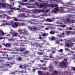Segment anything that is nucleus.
<instances>
[{"label": "nucleus", "instance_id": "1", "mask_svg": "<svg viewBox=\"0 0 75 75\" xmlns=\"http://www.w3.org/2000/svg\"><path fill=\"white\" fill-rule=\"evenodd\" d=\"M39 7L40 8L42 7H51V8H53V7H56L54 8V9H53L52 11V13H57L59 11V10L58 9V5H55L54 6V5L53 4H49L47 3H44L43 5L42 4V3L40 5Z\"/></svg>", "mask_w": 75, "mask_h": 75}, {"label": "nucleus", "instance_id": "2", "mask_svg": "<svg viewBox=\"0 0 75 75\" xmlns=\"http://www.w3.org/2000/svg\"><path fill=\"white\" fill-rule=\"evenodd\" d=\"M11 5L8 4L3 3L1 5V7H2L3 8H8L9 9L10 8V6Z\"/></svg>", "mask_w": 75, "mask_h": 75}, {"label": "nucleus", "instance_id": "3", "mask_svg": "<svg viewBox=\"0 0 75 75\" xmlns=\"http://www.w3.org/2000/svg\"><path fill=\"white\" fill-rule=\"evenodd\" d=\"M67 61V59H64V61L62 62L61 64L59 65L60 67V68H63L64 67H65V64H68V62Z\"/></svg>", "mask_w": 75, "mask_h": 75}, {"label": "nucleus", "instance_id": "4", "mask_svg": "<svg viewBox=\"0 0 75 75\" xmlns=\"http://www.w3.org/2000/svg\"><path fill=\"white\" fill-rule=\"evenodd\" d=\"M10 33L12 35V37H17L18 35V33H16L15 31L12 30H11Z\"/></svg>", "mask_w": 75, "mask_h": 75}, {"label": "nucleus", "instance_id": "5", "mask_svg": "<svg viewBox=\"0 0 75 75\" xmlns=\"http://www.w3.org/2000/svg\"><path fill=\"white\" fill-rule=\"evenodd\" d=\"M13 24V21H11L9 22H8L7 23H3L2 24V25H1V27H2V26H3L4 25H7V24L8 25H12Z\"/></svg>", "mask_w": 75, "mask_h": 75}, {"label": "nucleus", "instance_id": "6", "mask_svg": "<svg viewBox=\"0 0 75 75\" xmlns=\"http://www.w3.org/2000/svg\"><path fill=\"white\" fill-rule=\"evenodd\" d=\"M11 26L13 28H17L18 27V22H16L13 23V24L11 25Z\"/></svg>", "mask_w": 75, "mask_h": 75}, {"label": "nucleus", "instance_id": "7", "mask_svg": "<svg viewBox=\"0 0 75 75\" xmlns=\"http://www.w3.org/2000/svg\"><path fill=\"white\" fill-rule=\"evenodd\" d=\"M13 5H11L10 6V9L11 10H20V8H16V7H13V6H14V3H13Z\"/></svg>", "mask_w": 75, "mask_h": 75}, {"label": "nucleus", "instance_id": "8", "mask_svg": "<svg viewBox=\"0 0 75 75\" xmlns=\"http://www.w3.org/2000/svg\"><path fill=\"white\" fill-rule=\"evenodd\" d=\"M55 20V18H53L52 19L49 18L46 20V21L47 22H52Z\"/></svg>", "mask_w": 75, "mask_h": 75}, {"label": "nucleus", "instance_id": "9", "mask_svg": "<svg viewBox=\"0 0 75 75\" xmlns=\"http://www.w3.org/2000/svg\"><path fill=\"white\" fill-rule=\"evenodd\" d=\"M63 21L65 23V24H67V23H68V22H69V18H67V20L65 19H63Z\"/></svg>", "mask_w": 75, "mask_h": 75}, {"label": "nucleus", "instance_id": "10", "mask_svg": "<svg viewBox=\"0 0 75 75\" xmlns=\"http://www.w3.org/2000/svg\"><path fill=\"white\" fill-rule=\"evenodd\" d=\"M4 45L6 47H11V44L10 43H6V44H4Z\"/></svg>", "mask_w": 75, "mask_h": 75}, {"label": "nucleus", "instance_id": "11", "mask_svg": "<svg viewBox=\"0 0 75 75\" xmlns=\"http://www.w3.org/2000/svg\"><path fill=\"white\" fill-rule=\"evenodd\" d=\"M35 45L37 47H39L40 48H42V45H40V44L38 43H35Z\"/></svg>", "mask_w": 75, "mask_h": 75}, {"label": "nucleus", "instance_id": "12", "mask_svg": "<svg viewBox=\"0 0 75 75\" xmlns=\"http://www.w3.org/2000/svg\"><path fill=\"white\" fill-rule=\"evenodd\" d=\"M6 34V33H4L3 31L2 30H0V35H1V34L2 35V36H4V34Z\"/></svg>", "mask_w": 75, "mask_h": 75}, {"label": "nucleus", "instance_id": "13", "mask_svg": "<svg viewBox=\"0 0 75 75\" xmlns=\"http://www.w3.org/2000/svg\"><path fill=\"white\" fill-rule=\"evenodd\" d=\"M56 23L58 24H61V25H62L63 24V23L62 22H60V21H56Z\"/></svg>", "mask_w": 75, "mask_h": 75}, {"label": "nucleus", "instance_id": "14", "mask_svg": "<svg viewBox=\"0 0 75 75\" xmlns=\"http://www.w3.org/2000/svg\"><path fill=\"white\" fill-rule=\"evenodd\" d=\"M75 17V15H70L69 16V18H74Z\"/></svg>", "mask_w": 75, "mask_h": 75}, {"label": "nucleus", "instance_id": "15", "mask_svg": "<svg viewBox=\"0 0 75 75\" xmlns=\"http://www.w3.org/2000/svg\"><path fill=\"white\" fill-rule=\"evenodd\" d=\"M37 54H39V55H42L44 53L42 52H38Z\"/></svg>", "mask_w": 75, "mask_h": 75}, {"label": "nucleus", "instance_id": "16", "mask_svg": "<svg viewBox=\"0 0 75 75\" xmlns=\"http://www.w3.org/2000/svg\"><path fill=\"white\" fill-rule=\"evenodd\" d=\"M48 33H45L42 34V35L43 37H45L47 35H48Z\"/></svg>", "mask_w": 75, "mask_h": 75}, {"label": "nucleus", "instance_id": "17", "mask_svg": "<svg viewBox=\"0 0 75 75\" xmlns=\"http://www.w3.org/2000/svg\"><path fill=\"white\" fill-rule=\"evenodd\" d=\"M50 34L52 35L54 34H55V32L54 31H51L50 32Z\"/></svg>", "mask_w": 75, "mask_h": 75}, {"label": "nucleus", "instance_id": "18", "mask_svg": "<svg viewBox=\"0 0 75 75\" xmlns=\"http://www.w3.org/2000/svg\"><path fill=\"white\" fill-rule=\"evenodd\" d=\"M29 53V51H28L27 50H26L25 51V52H24V54L25 55H27V54H28Z\"/></svg>", "mask_w": 75, "mask_h": 75}, {"label": "nucleus", "instance_id": "19", "mask_svg": "<svg viewBox=\"0 0 75 75\" xmlns=\"http://www.w3.org/2000/svg\"><path fill=\"white\" fill-rule=\"evenodd\" d=\"M38 28L34 26L33 28L34 31H36V30H38Z\"/></svg>", "mask_w": 75, "mask_h": 75}, {"label": "nucleus", "instance_id": "20", "mask_svg": "<svg viewBox=\"0 0 75 75\" xmlns=\"http://www.w3.org/2000/svg\"><path fill=\"white\" fill-rule=\"evenodd\" d=\"M3 18H7V15H3Z\"/></svg>", "mask_w": 75, "mask_h": 75}, {"label": "nucleus", "instance_id": "21", "mask_svg": "<svg viewBox=\"0 0 75 75\" xmlns=\"http://www.w3.org/2000/svg\"><path fill=\"white\" fill-rule=\"evenodd\" d=\"M55 38L54 37L52 36L51 38V41H54V40H55Z\"/></svg>", "mask_w": 75, "mask_h": 75}, {"label": "nucleus", "instance_id": "22", "mask_svg": "<svg viewBox=\"0 0 75 75\" xmlns=\"http://www.w3.org/2000/svg\"><path fill=\"white\" fill-rule=\"evenodd\" d=\"M49 74L48 72H44L43 75H48Z\"/></svg>", "mask_w": 75, "mask_h": 75}, {"label": "nucleus", "instance_id": "23", "mask_svg": "<svg viewBox=\"0 0 75 75\" xmlns=\"http://www.w3.org/2000/svg\"><path fill=\"white\" fill-rule=\"evenodd\" d=\"M44 25H52V24H51L50 23H47V24L45 23L44 24Z\"/></svg>", "mask_w": 75, "mask_h": 75}, {"label": "nucleus", "instance_id": "24", "mask_svg": "<svg viewBox=\"0 0 75 75\" xmlns=\"http://www.w3.org/2000/svg\"><path fill=\"white\" fill-rule=\"evenodd\" d=\"M40 62H41L42 63V62H44V63H46L47 62V61H44V60H40Z\"/></svg>", "mask_w": 75, "mask_h": 75}, {"label": "nucleus", "instance_id": "25", "mask_svg": "<svg viewBox=\"0 0 75 75\" xmlns=\"http://www.w3.org/2000/svg\"><path fill=\"white\" fill-rule=\"evenodd\" d=\"M52 27L51 26H50V27H49V28H48V27L46 28L45 29V30H48V29H50V28H51Z\"/></svg>", "mask_w": 75, "mask_h": 75}, {"label": "nucleus", "instance_id": "26", "mask_svg": "<svg viewBox=\"0 0 75 75\" xmlns=\"http://www.w3.org/2000/svg\"><path fill=\"white\" fill-rule=\"evenodd\" d=\"M6 18L7 20H10V19H11L12 18L11 17H10L9 16H7V17Z\"/></svg>", "mask_w": 75, "mask_h": 75}, {"label": "nucleus", "instance_id": "27", "mask_svg": "<svg viewBox=\"0 0 75 75\" xmlns=\"http://www.w3.org/2000/svg\"><path fill=\"white\" fill-rule=\"evenodd\" d=\"M18 21H21V22H24L25 21V20L22 19H18Z\"/></svg>", "mask_w": 75, "mask_h": 75}, {"label": "nucleus", "instance_id": "28", "mask_svg": "<svg viewBox=\"0 0 75 75\" xmlns=\"http://www.w3.org/2000/svg\"><path fill=\"white\" fill-rule=\"evenodd\" d=\"M18 37H20V38H23V35H19Z\"/></svg>", "mask_w": 75, "mask_h": 75}, {"label": "nucleus", "instance_id": "29", "mask_svg": "<svg viewBox=\"0 0 75 75\" xmlns=\"http://www.w3.org/2000/svg\"><path fill=\"white\" fill-rule=\"evenodd\" d=\"M13 10H11L10 11H8V12L10 15H12V14L11 13V12H13Z\"/></svg>", "mask_w": 75, "mask_h": 75}, {"label": "nucleus", "instance_id": "30", "mask_svg": "<svg viewBox=\"0 0 75 75\" xmlns=\"http://www.w3.org/2000/svg\"><path fill=\"white\" fill-rule=\"evenodd\" d=\"M25 48H21L20 49V50L21 51H24V50H25Z\"/></svg>", "mask_w": 75, "mask_h": 75}, {"label": "nucleus", "instance_id": "31", "mask_svg": "<svg viewBox=\"0 0 75 75\" xmlns=\"http://www.w3.org/2000/svg\"><path fill=\"white\" fill-rule=\"evenodd\" d=\"M70 31H66V34H67V35H69V34H70Z\"/></svg>", "mask_w": 75, "mask_h": 75}, {"label": "nucleus", "instance_id": "32", "mask_svg": "<svg viewBox=\"0 0 75 75\" xmlns=\"http://www.w3.org/2000/svg\"><path fill=\"white\" fill-rule=\"evenodd\" d=\"M58 52H63V49H60L58 51Z\"/></svg>", "mask_w": 75, "mask_h": 75}, {"label": "nucleus", "instance_id": "33", "mask_svg": "<svg viewBox=\"0 0 75 75\" xmlns=\"http://www.w3.org/2000/svg\"><path fill=\"white\" fill-rule=\"evenodd\" d=\"M13 20H14V21H18V19H17L16 18H15L13 19Z\"/></svg>", "mask_w": 75, "mask_h": 75}, {"label": "nucleus", "instance_id": "34", "mask_svg": "<svg viewBox=\"0 0 75 75\" xmlns=\"http://www.w3.org/2000/svg\"><path fill=\"white\" fill-rule=\"evenodd\" d=\"M24 33L25 35H28V33H27V32L26 31H24Z\"/></svg>", "mask_w": 75, "mask_h": 75}, {"label": "nucleus", "instance_id": "35", "mask_svg": "<svg viewBox=\"0 0 75 75\" xmlns=\"http://www.w3.org/2000/svg\"><path fill=\"white\" fill-rule=\"evenodd\" d=\"M47 69V67H43L42 70H44V71H46Z\"/></svg>", "mask_w": 75, "mask_h": 75}, {"label": "nucleus", "instance_id": "36", "mask_svg": "<svg viewBox=\"0 0 75 75\" xmlns=\"http://www.w3.org/2000/svg\"><path fill=\"white\" fill-rule=\"evenodd\" d=\"M43 59L44 60H46V61H48V60H49L50 59L48 58H44Z\"/></svg>", "mask_w": 75, "mask_h": 75}, {"label": "nucleus", "instance_id": "37", "mask_svg": "<svg viewBox=\"0 0 75 75\" xmlns=\"http://www.w3.org/2000/svg\"><path fill=\"white\" fill-rule=\"evenodd\" d=\"M21 24L22 26H25V24L24 23H21Z\"/></svg>", "mask_w": 75, "mask_h": 75}, {"label": "nucleus", "instance_id": "38", "mask_svg": "<svg viewBox=\"0 0 75 75\" xmlns=\"http://www.w3.org/2000/svg\"><path fill=\"white\" fill-rule=\"evenodd\" d=\"M36 11L37 12H38V13H41L40 10L37 9Z\"/></svg>", "mask_w": 75, "mask_h": 75}, {"label": "nucleus", "instance_id": "39", "mask_svg": "<svg viewBox=\"0 0 75 75\" xmlns=\"http://www.w3.org/2000/svg\"><path fill=\"white\" fill-rule=\"evenodd\" d=\"M65 36L62 35H60V38H64Z\"/></svg>", "mask_w": 75, "mask_h": 75}, {"label": "nucleus", "instance_id": "40", "mask_svg": "<svg viewBox=\"0 0 75 75\" xmlns=\"http://www.w3.org/2000/svg\"><path fill=\"white\" fill-rule=\"evenodd\" d=\"M57 30L59 31H62V29L61 28H57Z\"/></svg>", "mask_w": 75, "mask_h": 75}, {"label": "nucleus", "instance_id": "41", "mask_svg": "<svg viewBox=\"0 0 75 75\" xmlns=\"http://www.w3.org/2000/svg\"><path fill=\"white\" fill-rule=\"evenodd\" d=\"M57 2H58V3L61 2V1H62V0H56Z\"/></svg>", "mask_w": 75, "mask_h": 75}, {"label": "nucleus", "instance_id": "42", "mask_svg": "<svg viewBox=\"0 0 75 75\" xmlns=\"http://www.w3.org/2000/svg\"><path fill=\"white\" fill-rule=\"evenodd\" d=\"M60 27H65L66 26L65 25H64L62 26H61V25H60Z\"/></svg>", "mask_w": 75, "mask_h": 75}, {"label": "nucleus", "instance_id": "43", "mask_svg": "<svg viewBox=\"0 0 75 75\" xmlns=\"http://www.w3.org/2000/svg\"><path fill=\"white\" fill-rule=\"evenodd\" d=\"M18 61H21V58L18 57Z\"/></svg>", "mask_w": 75, "mask_h": 75}, {"label": "nucleus", "instance_id": "44", "mask_svg": "<svg viewBox=\"0 0 75 75\" xmlns=\"http://www.w3.org/2000/svg\"><path fill=\"white\" fill-rule=\"evenodd\" d=\"M19 17H23V15L21 14H20L19 15Z\"/></svg>", "mask_w": 75, "mask_h": 75}, {"label": "nucleus", "instance_id": "45", "mask_svg": "<svg viewBox=\"0 0 75 75\" xmlns=\"http://www.w3.org/2000/svg\"><path fill=\"white\" fill-rule=\"evenodd\" d=\"M59 40H58V41L56 42H55L56 44H59Z\"/></svg>", "mask_w": 75, "mask_h": 75}, {"label": "nucleus", "instance_id": "46", "mask_svg": "<svg viewBox=\"0 0 75 75\" xmlns=\"http://www.w3.org/2000/svg\"><path fill=\"white\" fill-rule=\"evenodd\" d=\"M38 1H39V2H41V3L42 2H45V1H41V0H39Z\"/></svg>", "mask_w": 75, "mask_h": 75}, {"label": "nucleus", "instance_id": "47", "mask_svg": "<svg viewBox=\"0 0 75 75\" xmlns=\"http://www.w3.org/2000/svg\"><path fill=\"white\" fill-rule=\"evenodd\" d=\"M27 1H28V0H22V2H26Z\"/></svg>", "mask_w": 75, "mask_h": 75}, {"label": "nucleus", "instance_id": "48", "mask_svg": "<svg viewBox=\"0 0 75 75\" xmlns=\"http://www.w3.org/2000/svg\"><path fill=\"white\" fill-rule=\"evenodd\" d=\"M22 66H23V65H21V64H20V65H19V68H20V69H21L22 68Z\"/></svg>", "mask_w": 75, "mask_h": 75}, {"label": "nucleus", "instance_id": "49", "mask_svg": "<svg viewBox=\"0 0 75 75\" xmlns=\"http://www.w3.org/2000/svg\"><path fill=\"white\" fill-rule=\"evenodd\" d=\"M49 58H54V57L50 56H49Z\"/></svg>", "mask_w": 75, "mask_h": 75}, {"label": "nucleus", "instance_id": "50", "mask_svg": "<svg viewBox=\"0 0 75 75\" xmlns=\"http://www.w3.org/2000/svg\"><path fill=\"white\" fill-rule=\"evenodd\" d=\"M50 10V9H47V10L45 11V12H46L47 13H48V11H49Z\"/></svg>", "mask_w": 75, "mask_h": 75}, {"label": "nucleus", "instance_id": "51", "mask_svg": "<svg viewBox=\"0 0 75 75\" xmlns=\"http://www.w3.org/2000/svg\"><path fill=\"white\" fill-rule=\"evenodd\" d=\"M29 28L31 31H32V30H33V28H32V27H30Z\"/></svg>", "mask_w": 75, "mask_h": 75}, {"label": "nucleus", "instance_id": "52", "mask_svg": "<svg viewBox=\"0 0 75 75\" xmlns=\"http://www.w3.org/2000/svg\"><path fill=\"white\" fill-rule=\"evenodd\" d=\"M65 51H69V49H68V48H65Z\"/></svg>", "mask_w": 75, "mask_h": 75}, {"label": "nucleus", "instance_id": "53", "mask_svg": "<svg viewBox=\"0 0 75 75\" xmlns=\"http://www.w3.org/2000/svg\"><path fill=\"white\" fill-rule=\"evenodd\" d=\"M38 73H40V74H41V73H42V71H38Z\"/></svg>", "mask_w": 75, "mask_h": 75}, {"label": "nucleus", "instance_id": "54", "mask_svg": "<svg viewBox=\"0 0 75 75\" xmlns=\"http://www.w3.org/2000/svg\"><path fill=\"white\" fill-rule=\"evenodd\" d=\"M5 38H3L2 37H0V40H2V39H4Z\"/></svg>", "mask_w": 75, "mask_h": 75}, {"label": "nucleus", "instance_id": "55", "mask_svg": "<svg viewBox=\"0 0 75 75\" xmlns=\"http://www.w3.org/2000/svg\"><path fill=\"white\" fill-rule=\"evenodd\" d=\"M42 66H43V67H45L46 66V64H42Z\"/></svg>", "mask_w": 75, "mask_h": 75}, {"label": "nucleus", "instance_id": "56", "mask_svg": "<svg viewBox=\"0 0 75 75\" xmlns=\"http://www.w3.org/2000/svg\"><path fill=\"white\" fill-rule=\"evenodd\" d=\"M49 68H53V66H49Z\"/></svg>", "mask_w": 75, "mask_h": 75}, {"label": "nucleus", "instance_id": "57", "mask_svg": "<svg viewBox=\"0 0 75 75\" xmlns=\"http://www.w3.org/2000/svg\"><path fill=\"white\" fill-rule=\"evenodd\" d=\"M3 23H7V21H5L4 20H3Z\"/></svg>", "mask_w": 75, "mask_h": 75}, {"label": "nucleus", "instance_id": "58", "mask_svg": "<svg viewBox=\"0 0 75 75\" xmlns=\"http://www.w3.org/2000/svg\"><path fill=\"white\" fill-rule=\"evenodd\" d=\"M28 13H31V10H29L28 11Z\"/></svg>", "mask_w": 75, "mask_h": 75}, {"label": "nucleus", "instance_id": "59", "mask_svg": "<svg viewBox=\"0 0 75 75\" xmlns=\"http://www.w3.org/2000/svg\"><path fill=\"white\" fill-rule=\"evenodd\" d=\"M43 12H44V11L43 10H40V13H42Z\"/></svg>", "mask_w": 75, "mask_h": 75}, {"label": "nucleus", "instance_id": "60", "mask_svg": "<svg viewBox=\"0 0 75 75\" xmlns=\"http://www.w3.org/2000/svg\"><path fill=\"white\" fill-rule=\"evenodd\" d=\"M8 41H12V38H11L10 39H8Z\"/></svg>", "mask_w": 75, "mask_h": 75}, {"label": "nucleus", "instance_id": "61", "mask_svg": "<svg viewBox=\"0 0 75 75\" xmlns=\"http://www.w3.org/2000/svg\"><path fill=\"white\" fill-rule=\"evenodd\" d=\"M41 16H46L45 15H44L43 14H42L41 15Z\"/></svg>", "mask_w": 75, "mask_h": 75}, {"label": "nucleus", "instance_id": "62", "mask_svg": "<svg viewBox=\"0 0 75 75\" xmlns=\"http://www.w3.org/2000/svg\"><path fill=\"white\" fill-rule=\"evenodd\" d=\"M35 4L37 6H38L39 4L38 3H35Z\"/></svg>", "mask_w": 75, "mask_h": 75}, {"label": "nucleus", "instance_id": "63", "mask_svg": "<svg viewBox=\"0 0 75 75\" xmlns=\"http://www.w3.org/2000/svg\"><path fill=\"white\" fill-rule=\"evenodd\" d=\"M21 30L22 31H24V32L25 30V29H22Z\"/></svg>", "mask_w": 75, "mask_h": 75}, {"label": "nucleus", "instance_id": "64", "mask_svg": "<svg viewBox=\"0 0 75 75\" xmlns=\"http://www.w3.org/2000/svg\"><path fill=\"white\" fill-rule=\"evenodd\" d=\"M55 52L56 51H52V53H53V54H55Z\"/></svg>", "mask_w": 75, "mask_h": 75}]
</instances>
